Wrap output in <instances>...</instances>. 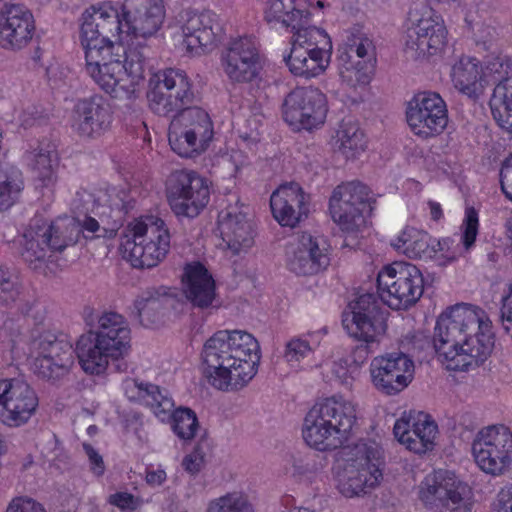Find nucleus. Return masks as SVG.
<instances>
[{"label": "nucleus", "mask_w": 512, "mask_h": 512, "mask_svg": "<svg viewBox=\"0 0 512 512\" xmlns=\"http://www.w3.org/2000/svg\"><path fill=\"white\" fill-rule=\"evenodd\" d=\"M112 16L95 25L81 19L80 41L85 51V71L114 98H130L144 78L145 57L137 47L120 41Z\"/></svg>", "instance_id": "1"}, {"label": "nucleus", "mask_w": 512, "mask_h": 512, "mask_svg": "<svg viewBox=\"0 0 512 512\" xmlns=\"http://www.w3.org/2000/svg\"><path fill=\"white\" fill-rule=\"evenodd\" d=\"M433 348L435 352H492L496 348L492 322L478 306H449L437 318Z\"/></svg>", "instance_id": "2"}, {"label": "nucleus", "mask_w": 512, "mask_h": 512, "mask_svg": "<svg viewBox=\"0 0 512 512\" xmlns=\"http://www.w3.org/2000/svg\"><path fill=\"white\" fill-rule=\"evenodd\" d=\"M357 427V408L342 395L326 397L306 413L301 434L307 446L330 451L346 442Z\"/></svg>", "instance_id": "3"}, {"label": "nucleus", "mask_w": 512, "mask_h": 512, "mask_svg": "<svg viewBox=\"0 0 512 512\" xmlns=\"http://www.w3.org/2000/svg\"><path fill=\"white\" fill-rule=\"evenodd\" d=\"M384 455L374 440L360 439L345 447L332 467L337 491L346 498L360 497L383 480Z\"/></svg>", "instance_id": "4"}, {"label": "nucleus", "mask_w": 512, "mask_h": 512, "mask_svg": "<svg viewBox=\"0 0 512 512\" xmlns=\"http://www.w3.org/2000/svg\"><path fill=\"white\" fill-rule=\"evenodd\" d=\"M116 19L120 41L130 45L133 38L148 39L158 33L166 18L164 0H123L120 8L111 1L86 8L81 19L95 25L98 20Z\"/></svg>", "instance_id": "5"}, {"label": "nucleus", "mask_w": 512, "mask_h": 512, "mask_svg": "<svg viewBox=\"0 0 512 512\" xmlns=\"http://www.w3.org/2000/svg\"><path fill=\"white\" fill-rule=\"evenodd\" d=\"M170 233L158 216L146 215L130 222L121 242L123 258L135 268H153L170 249Z\"/></svg>", "instance_id": "6"}, {"label": "nucleus", "mask_w": 512, "mask_h": 512, "mask_svg": "<svg viewBox=\"0 0 512 512\" xmlns=\"http://www.w3.org/2000/svg\"><path fill=\"white\" fill-rule=\"evenodd\" d=\"M78 234L79 228L71 218H59L50 224L34 218L22 235L21 256L32 269H39L53 253L74 245Z\"/></svg>", "instance_id": "7"}, {"label": "nucleus", "mask_w": 512, "mask_h": 512, "mask_svg": "<svg viewBox=\"0 0 512 512\" xmlns=\"http://www.w3.org/2000/svg\"><path fill=\"white\" fill-rule=\"evenodd\" d=\"M260 360V354H202L199 371L214 390L235 393L256 376Z\"/></svg>", "instance_id": "8"}, {"label": "nucleus", "mask_w": 512, "mask_h": 512, "mask_svg": "<svg viewBox=\"0 0 512 512\" xmlns=\"http://www.w3.org/2000/svg\"><path fill=\"white\" fill-rule=\"evenodd\" d=\"M419 499L432 512H471V488L454 472L437 470L428 474L419 486Z\"/></svg>", "instance_id": "9"}, {"label": "nucleus", "mask_w": 512, "mask_h": 512, "mask_svg": "<svg viewBox=\"0 0 512 512\" xmlns=\"http://www.w3.org/2000/svg\"><path fill=\"white\" fill-rule=\"evenodd\" d=\"M471 456L485 475L501 477L512 470V430L503 424L479 429L471 442Z\"/></svg>", "instance_id": "10"}, {"label": "nucleus", "mask_w": 512, "mask_h": 512, "mask_svg": "<svg viewBox=\"0 0 512 512\" xmlns=\"http://www.w3.org/2000/svg\"><path fill=\"white\" fill-rule=\"evenodd\" d=\"M194 99L191 79L183 70H159L149 79L148 105L150 110L159 116L176 115L190 108Z\"/></svg>", "instance_id": "11"}, {"label": "nucleus", "mask_w": 512, "mask_h": 512, "mask_svg": "<svg viewBox=\"0 0 512 512\" xmlns=\"http://www.w3.org/2000/svg\"><path fill=\"white\" fill-rule=\"evenodd\" d=\"M213 136L212 120L209 114L199 107H191L176 114L168 132L172 150L185 158H193L205 152Z\"/></svg>", "instance_id": "12"}, {"label": "nucleus", "mask_w": 512, "mask_h": 512, "mask_svg": "<svg viewBox=\"0 0 512 512\" xmlns=\"http://www.w3.org/2000/svg\"><path fill=\"white\" fill-rule=\"evenodd\" d=\"M219 65L231 84H249L257 81L263 69L259 41L252 35L230 37L220 50Z\"/></svg>", "instance_id": "13"}, {"label": "nucleus", "mask_w": 512, "mask_h": 512, "mask_svg": "<svg viewBox=\"0 0 512 512\" xmlns=\"http://www.w3.org/2000/svg\"><path fill=\"white\" fill-rule=\"evenodd\" d=\"M405 51L415 59L441 54L447 45L448 31L442 17L432 8L416 6L409 12Z\"/></svg>", "instance_id": "14"}, {"label": "nucleus", "mask_w": 512, "mask_h": 512, "mask_svg": "<svg viewBox=\"0 0 512 512\" xmlns=\"http://www.w3.org/2000/svg\"><path fill=\"white\" fill-rule=\"evenodd\" d=\"M290 53L285 58L289 71L299 77L312 78L324 73L330 63L332 42L320 28L291 36Z\"/></svg>", "instance_id": "15"}, {"label": "nucleus", "mask_w": 512, "mask_h": 512, "mask_svg": "<svg viewBox=\"0 0 512 512\" xmlns=\"http://www.w3.org/2000/svg\"><path fill=\"white\" fill-rule=\"evenodd\" d=\"M377 284L381 300L394 310L415 304L424 290L421 271L407 262H394L384 267L378 274Z\"/></svg>", "instance_id": "16"}, {"label": "nucleus", "mask_w": 512, "mask_h": 512, "mask_svg": "<svg viewBox=\"0 0 512 512\" xmlns=\"http://www.w3.org/2000/svg\"><path fill=\"white\" fill-rule=\"evenodd\" d=\"M171 210L178 217L194 218L209 202L210 190L205 178L192 170H176L166 181Z\"/></svg>", "instance_id": "17"}, {"label": "nucleus", "mask_w": 512, "mask_h": 512, "mask_svg": "<svg viewBox=\"0 0 512 512\" xmlns=\"http://www.w3.org/2000/svg\"><path fill=\"white\" fill-rule=\"evenodd\" d=\"M406 121L418 137L429 139L438 136L448 123L447 105L436 92H418L407 102Z\"/></svg>", "instance_id": "18"}, {"label": "nucleus", "mask_w": 512, "mask_h": 512, "mask_svg": "<svg viewBox=\"0 0 512 512\" xmlns=\"http://www.w3.org/2000/svg\"><path fill=\"white\" fill-rule=\"evenodd\" d=\"M369 373L379 393L396 396L413 382L415 362L411 354H377L370 362Z\"/></svg>", "instance_id": "19"}, {"label": "nucleus", "mask_w": 512, "mask_h": 512, "mask_svg": "<svg viewBox=\"0 0 512 512\" xmlns=\"http://www.w3.org/2000/svg\"><path fill=\"white\" fill-rule=\"evenodd\" d=\"M325 94L312 87L292 90L284 99L283 119L296 130H311L323 125L327 116Z\"/></svg>", "instance_id": "20"}, {"label": "nucleus", "mask_w": 512, "mask_h": 512, "mask_svg": "<svg viewBox=\"0 0 512 512\" xmlns=\"http://www.w3.org/2000/svg\"><path fill=\"white\" fill-rule=\"evenodd\" d=\"M38 406V396L28 383L0 380V424L11 429L23 427L35 416Z\"/></svg>", "instance_id": "21"}, {"label": "nucleus", "mask_w": 512, "mask_h": 512, "mask_svg": "<svg viewBox=\"0 0 512 512\" xmlns=\"http://www.w3.org/2000/svg\"><path fill=\"white\" fill-rule=\"evenodd\" d=\"M98 331L82 334L76 342L77 352H123L132 348L131 329L127 320L116 312L98 318Z\"/></svg>", "instance_id": "22"}, {"label": "nucleus", "mask_w": 512, "mask_h": 512, "mask_svg": "<svg viewBox=\"0 0 512 512\" xmlns=\"http://www.w3.org/2000/svg\"><path fill=\"white\" fill-rule=\"evenodd\" d=\"M368 196L367 187L358 182L343 183L333 190L329 211L342 231L357 232L365 226Z\"/></svg>", "instance_id": "23"}, {"label": "nucleus", "mask_w": 512, "mask_h": 512, "mask_svg": "<svg viewBox=\"0 0 512 512\" xmlns=\"http://www.w3.org/2000/svg\"><path fill=\"white\" fill-rule=\"evenodd\" d=\"M438 434L439 429L434 418L419 410L403 412L393 426L396 441L417 455L431 452L436 446Z\"/></svg>", "instance_id": "24"}, {"label": "nucleus", "mask_w": 512, "mask_h": 512, "mask_svg": "<svg viewBox=\"0 0 512 512\" xmlns=\"http://www.w3.org/2000/svg\"><path fill=\"white\" fill-rule=\"evenodd\" d=\"M285 261L287 269L296 275H316L330 264L329 248L323 238L303 232L287 243Z\"/></svg>", "instance_id": "25"}, {"label": "nucleus", "mask_w": 512, "mask_h": 512, "mask_svg": "<svg viewBox=\"0 0 512 512\" xmlns=\"http://www.w3.org/2000/svg\"><path fill=\"white\" fill-rule=\"evenodd\" d=\"M342 324L350 337L369 344L385 333L386 313L372 294H364L351 305L350 312L343 314Z\"/></svg>", "instance_id": "26"}, {"label": "nucleus", "mask_w": 512, "mask_h": 512, "mask_svg": "<svg viewBox=\"0 0 512 512\" xmlns=\"http://www.w3.org/2000/svg\"><path fill=\"white\" fill-rule=\"evenodd\" d=\"M325 8L322 0H267L264 7V20L269 24L289 29L292 36L305 33L313 18Z\"/></svg>", "instance_id": "27"}, {"label": "nucleus", "mask_w": 512, "mask_h": 512, "mask_svg": "<svg viewBox=\"0 0 512 512\" xmlns=\"http://www.w3.org/2000/svg\"><path fill=\"white\" fill-rule=\"evenodd\" d=\"M180 29L182 44L191 54H200L212 49L223 35L221 20L212 11H184L180 18Z\"/></svg>", "instance_id": "28"}, {"label": "nucleus", "mask_w": 512, "mask_h": 512, "mask_svg": "<svg viewBox=\"0 0 512 512\" xmlns=\"http://www.w3.org/2000/svg\"><path fill=\"white\" fill-rule=\"evenodd\" d=\"M113 112L99 94L80 99L74 106L71 128L82 139H97L110 130Z\"/></svg>", "instance_id": "29"}, {"label": "nucleus", "mask_w": 512, "mask_h": 512, "mask_svg": "<svg viewBox=\"0 0 512 512\" xmlns=\"http://www.w3.org/2000/svg\"><path fill=\"white\" fill-rule=\"evenodd\" d=\"M35 22L32 12L23 4L6 3L0 10V47L18 51L33 38Z\"/></svg>", "instance_id": "30"}, {"label": "nucleus", "mask_w": 512, "mask_h": 512, "mask_svg": "<svg viewBox=\"0 0 512 512\" xmlns=\"http://www.w3.org/2000/svg\"><path fill=\"white\" fill-rule=\"evenodd\" d=\"M249 208L236 200L219 214L218 229L223 248L232 255L248 250L254 242L253 225L248 217Z\"/></svg>", "instance_id": "31"}, {"label": "nucleus", "mask_w": 512, "mask_h": 512, "mask_svg": "<svg viewBox=\"0 0 512 512\" xmlns=\"http://www.w3.org/2000/svg\"><path fill=\"white\" fill-rule=\"evenodd\" d=\"M309 197L295 182L280 185L270 197L274 219L284 227L294 228L307 218Z\"/></svg>", "instance_id": "32"}, {"label": "nucleus", "mask_w": 512, "mask_h": 512, "mask_svg": "<svg viewBox=\"0 0 512 512\" xmlns=\"http://www.w3.org/2000/svg\"><path fill=\"white\" fill-rule=\"evenodd\" d=\"M25 161L37 187L53 188L57 182L58 155L48 142L27 151Z\"/></svg>", "instance_id": "33"}, {"label": "nucleus", "mask_w": 512, "mask_h": 512, "mask_svg": "<svg viewBox=\"0 0 512 512\" xmlns=\"http://www.w3.org/2000/svg\"><path fill=\"white\" fill-rule=\"evenodd\" d=\"M184 293L195 306L204 308L212 304L215 298V282L199 262H192L185 266L182 276Z\"/></svg>", "instance_id": "34"}, {"label": "nucleus", "mask_w": 512, "mask_h": 512, "mask_svg": "<svg viewBox=\"0 0 512 512\" xmlns=\"http://www.w3.org/2000/svg\"><path fill=\"white\" fill-rule=\"evenodd\" d=\"M123 390L130 401L143 402L151 408L160 421L168 420L174 402L158 386L129 378L123 382Z\"/></svg>", "instance_id": "35"}, {"label": "nucleus", "mask_w": 512, "mask_h": 512, "mask_svg": "<svg viewBox=\"0 0 512 512\" xmlns=\"http://www.w3.org/2000/svg\"><path fill=\"white\" fill-rule=\"evenodd\" d=\"M450 77L455 89L470 98H477L484 89L485 72L474 57H460L453 64Z\"/></svg>", "instance_id": "36"}, {"label": "nucleus", "mask_w": 512, "mask_h": 512, "mask_svg": "<svg viewBox=\"0 0 512 512\" xmlns=\"http://www.w3.org/2000/svg\"><path fill=\"white\" fill-rule=\"evenodd\" d=\"M367 146V137L356 121L345 119L340 123L333 140L337 153L346 160H355L366 151Z\"/></svg>", "instance_id": "37"}, {"label": "nucleus", "mask_w": 512, "mask_h": 512, "mask_svg": "<svg viewBox=\"0 0 512 512\" xmlns=\"http://www.w3.org/2000/svg\"><path fill=\"white\" fill-rule=\"evenodd\" d=\"M206 351H239L259 352L258 340L244 330H219L215 332L204 344Z\"/></svg>", "instance_id": "38"}, {"label": "nucleus", "mask_w": 512, "mask_h": 512, "mask_svg": "<svg viewBox=\"0 0 512 512\" xmlns=\"http://www.w3.org/2000/svg\"><path fill=\"white\" fill-rule=\"evenodd\" d=\"M489 105L497 124L512 134V75L495 86Z\"/></svg>", "instance_id": "39"}, {"label": "nucleus", "mask_w": 512, "mask_h": 512, "mask_svg": "<svg viewBox=\"0 0 512 512\" xmlns=\"http://www.w3.org/2000/svg\"><path fill=\"white\" fill-rule=\"evenodd\" d=\"M432 237L425 231L406 227L393 241V247L409 258H424L431 253Z\"/></svg>", "instance_id": "40"}, {"label": "nucleus", "mask_w": 512, "mask_h": 512, "mask_svg": "<svg viewBox=\"0 0 512 512\" xmlns=\"http://www.w3.org/2000/svg\"><path fill=\"white\" fill-rule=\"evenodd\" d=\"M23 188L21 170L10 164H0V212L15 202Z\"/></svg>", "instance_id": "41"}, {"label": "nucleus", "mask_w": 512, "mask_h": 512, "mask_svg": "<svg viewBox=\"0 0 512 512\" xmlns=\"http://www.w3.org/2000/svg\"><path fill=\"white\" fill-rule=\"evenodd\" d=\"M164 296L165 291L161 288H148L138 295L134 305L144 325H152L159 319Z\"/></svg>", "instance_id": "42"}, {"label": "nucleus", "mask_w": 512, "mask_h": 512, "mask_svg": "<svg viewBox=\"0 0 512 512\" xmlns=\"http://www.w3.org/2000/svg\"><path fill=\"white\" fill-rule=\"evenodd\" d=\"M337 66L339 76L351 87L365 86L370 82V71L365 61H356L348 54H339Z\"/></svg>", "instance_id": "43"}, {"label": "nucleus", "mask_w": 512, "mask_h": 512, "mask_svg": "<svg viewBox=\"0 0 512 512\" xmlns=\"http://www.w3.org/2000/svg\"><path fill=\"white\" fill-rule=\"evenodd\" d=\"M206 512H255V509L246 493L234 490L212 499Z\"/></svg>", "instance_id": "44"}, {"label": "nucleus", "mask_w": 512, "mask_h": 512, "mask_svg": "<svg viewBox=\"0 0 512 512\" xmlns=\"http://www.w3.org/2000/svg\"><path fill=\"white\" fill-rule=\"evenodd\" d=\"M0 308L16 309L21 313H27L29 311L24 304V299L19 287L11 280L9 272L1 266Z\"/></svg>", "instance_id": "45"}, {"label": "nucleus", "mask_w": 512, "mask_h": 512, "mask_svg": "<svg viewBox=\"0 0 512 512\" xmlns=\"http://www.w3.org/2000/svg\"><path fill=\"white\" fill-rule=\"evenodd\" d=\"M172 419L171 428L181 440H192L199 429L196 413L189 408L172 409L168 419Z\"/></svg>", "instance_id": "46"}, {"label": "nucleus", "mask_w": 512, "mask_h": 512, "mask_svg": "<svg viewBox=\"0 0 512 512\" xmlns=\"http://www.w3.org/2000/svg\"><path fill=\"white\" fill-rule=\"evenodd\" d=\"M339 54H348L351 59L358 57V61H365L366 64L370 62L375 55V46L372 40L364 35H353L348 39L346 45L339 49Z\"/></svg>", "instance_id": "47"}, {"label": "nucleus", "mask_w": 512, "mask_h": 512, "mask_svg": "<svg viewBox=\"0 0 512 512\" xmlns=\"http://www.w3.org/2000/svg\"><path fill=\"white\" fill-rule=\"evenodd\" d=\"M431 253L427 259H433L439 266H446L455 262L459 256V250L454 246L451 238L433 239L431 244Z\"/></svg>", "instance_id": "48"}, {"label": "nucleus", "mask_w": 512, "mask_h": 512, "mask_svg": "<svg viewBox=\"0 0 512 512\" xmlns=\"http://www.w3.org/2000/svg\"><path fill=\"white\" fill-rule=\"evenodd\" d=\"M33 371L46 379H58L67 373L68 367L58 363L51 354H38L33 361Z\"/></svg>", "instance_id": "49"}, {"label": "nucleus", "mask_w": 512, "mask_h": 512, "mask_svg": "<svg viewBox=\"0 0 512 512\" xmlns=\"http://www.w3.org/2000/svg\"><path fill=\"white\" fill-rule=\"evenodd\" d=\"M34 348L43 351L65 352L71 349L72 345L66 334L47 330L42 332L34 341Z\"/></svg>", "instance_id": "50"}, {"label": "nucleus", "mask_w": 512, "mask_h": 512, "mask_svg": "<svg viewBox=\"0 0 512 512\" xmlns=\"http://www.w3.org/2000/svg\"><path fill=\"white\" fill-rule=\"evenodd\" d=\"M437 361L451 372L468 371L477 364L473 354H437Z\"/></svg>", "instance_id": "51"}, {"label": "nucleus", "mask_w": 512, "mask_h": 512, "mask_svg": "<svg viewBox=\"0 0 512 512\" xmlns=\"http://www.w3.org/2000/svg\"><path fill=\"white\" fill-rule=\"evenodd\" d=\"M206 462L207 459L204 449L197 445L183 456L180 465L185 473L195 478L203 471Z\"/></svg>", "instance_id": "52"}, {"label": "nucleus", "mask_w": 512, "mask_h": 512, "mask_svg": "<svg viewBox=\"0 0 512 512\" xmlns=\"http://www.w3.org/2000/svg\"><path fill=\"white\" fill-rule=\"evenodd\" d=\"M479 219L478 213L473 207H468L465 210V218L463 220L461 229L462 237L461 242L466 251L473 247L478 234Z\"/></svg>", "instance_id": "53"}, {"label": "nucleus", "mask_w": 512, "mask_h": 512, "mask_svg": "<svg viewBox=\"0 0 512 512\" xmlns=\"http://www.w3.org/2000/svg\"><path fill=\"white\" fill-rule=\"evenodd\" d=\"M82 370L91 375L105 372L109 364L108 354H78Z\"/></svg>", "instance_id": "54"}, {"label": "nucleus", "mask_w": 512, "mask_h": 512, "mask_svg": "<svg viewBox=\"0 0 512 512\" xmlns=\"http://www.w3.org/2000/svg\"><path fill=\"white\" fill-rule=\"evenodd\" d=\"M433 346V338L430 339L423 332L410 331L403 335L399 340L400 352H408L410 350H425Z\"/></svg>", "instance_id": "55"}, {"label": "nucleus", "mask_w": 512, "mask_h": 512, "mask_svg": "<svg viewBox=\"0 0 512 512\" xmlns=\"http://www.w3.org/2000/svg\"><path fill=\"white\" fill-rule=\"evenodd\" d=\"M82 449L86 458V464L89 471L96 477H100L105 473L106 464L103 455L92 444L84 442Z\"/></svg>", "instance_id": "56"}, {"label": "nucleus", "mask_w": 512, "mask_h": 512, "mask_svg": "<svg viewBox=\"0 0 512 512\" xmlns=\"http://www.w3.org/2000/svg\"><path fill=\"white\" fill-rule=\"evenodd\" d=\"M483 69L485 78L488 76H497L503 80L508 77L507 75L511 70V62L503 55L489 56L485 62V68L483 67Z\"/></svg>", "instance_id": "57"}, {"label": "nucleus", "mask_w": 512, "mask_h": 512, "mask_svg": "<svg viewBox=\"0 0 512 512\" xmlns=\"http://www.w3.org/2000/svg\"><path fill=\"white\" fill-rule=\"evenodd\" d=\"M361 365L362 361L358 362L355 354H345L335 363L333 372L338 378L346 380L349 376H353Z\"/></svg>", "instance_id": "58"}, {"label": "nucleus", "mask_w": 512, "mask_h": 512, "mask_svg": "<svg viewBox=\"0 0 512 512\" xmlns=\"http://www.w3.org/2000/svg\"><path fill=\"white\" fill-rule=\"evenodd\" d=\"M491 512H512V482L498 490L492 502Z\"/></svg>", "instance_id": "59"}, {"label": "nucleus", "mask_w": 512, "mask_h": 512, "mask_svg": "<svg viewBox=\"0 0 512 512\" xmlns=\"http://www.w3.org/2000/svg\"><path fill=\"white\" fill-rule=\"evenodd\" d=\"M109 503L121 510L133 511L138 509L142 502L127 492H116L109 496Z\"/></svg>", "instance_id": "60"}, {"label": "nucleus", "mask_w": 512, "mask_h": 512, "mask_svg": "<svg viewBox=\"0 0 512 512\" xmlns=\"http://www.w3.org/2000/svg\"><path fill=\"white\" fill-rule=\"evenodd\" d=\"M315 334H309L306 336H299L292 338L286 344V352H306L317 349Z\"/></svg>", "instance_id": "61"}, {"label": "nucleus", "mask_w": 512, "mask_h": 512, "mask_svg": "<svg viewBox=\"0 0 512 512\" xmlns=\"http://www.w3.org/2000/svg\"><path fill=\"white\" fill-rule=\"evenodd\" d=\"M7 512H45V509L33 499L20 497L10 503Z\"/></svg>", "instance_id": "62"}, {"label": "nucleus", "mask_w": 512, "mask_h": 512, "mask_svg": "<svg viewBox=\"0 0 512 512\" xmlns=\"http://www.w3.org/2000/svg\"><path fill=\"white\" fill-rule=\"evenodd\" d=\"M500 317L504 329L507 332L512 331V283L509 295L503 299Z\"/></svg>", "instance_id": "63"}, {"label": "nucleus", "mask_w": 512, "mask_h": 512, "mask_svg": "<svg viewBox=\"0 0 512 512\" xmlns=\"http://www.w3.org/2000/svg\"><path fill=\"white\" fill-rule=\"evenodd\" d=\"M145 479L149 485L160 486L166 481L167 474L164 469L157 468L147 471Z\"/></svg>", "instance_id": "64"}]
</instances>
